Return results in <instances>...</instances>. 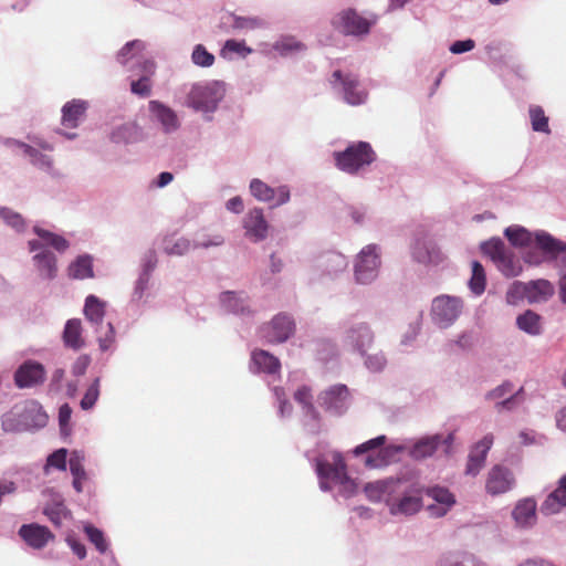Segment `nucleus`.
Returning <instances> with one entry per match:
<instances>
[{
	"mask_svg": "<svg viewBox=\"0 0 566 566\" xmlns=\"http://www.w3.org/2000/svg\"><path fill=\"white\" fill-rule=\"evenodd\" d=\"M48 416L35 400L15 403L2 416V429L6 432H21L46 424Z\"/></svg>",
	"mask_w": 566,
	"mask_h": 566,
	"instance_id": "obj_1",
	"label": "nucleus"
},
{
	"mask_svg": "<svg viewBox=\"0 0 566 566\" xmlns=\"http://www.w3.org/2000/svg\"><path fill=\"white\" fill-rule=\"evenodd\" d=\"M335 165L342 171L356 174L360 168L369 166L376 159V153L366 142L349 145L343 151L334 153Z\"/></svg>",
	"mask_w": 566,
	"mask_h": 566,
	"instance_id": "obj_2",
	"label": "nucleus"
},
{
	"mask_svg": "<svg viewBox=\"0 0 566 566\" xmlns=\"http://www.w3.org/2000/svg\"><path fill=\"white\" fill-rule=\"evenodd\" d=\"M377 20L376 14H370L367 18L359 14L355 9L347 8L333 17L332 25L342 34L359 36L368 34Z\"/></svg>",
	"mask_w": 566,
	"mask_h": 566,
	"instance_id": "obj_3",
	"label": "nucleus"
},
{
	"mask_svg": "<svg viewBox=\"0 0 566 566\" xmlns=\"http://www.w3.org/2000/svg\"><path fill=\"white\" fill-rule=\"evenodd\" d=\"M481 251L489 256L497 269L507 277L517 276L522 272V265L506 249L504 242L499 238H493L481 244Z\"/></svg>",
	"mask_w": 566,
	"mask_h": 566,
	"instance_id": "obj_4",
	"label": "nucleus"
},
{
	"mask_svg": "<svg viewBox=\"0 0 566 566\" xmlns=\"http://www.w3.org/2000/svg\"><path fill=\"white\" fill-rule=\"evenodd\" d=\"M221 93L216 84H195L187 97V105L196 111L213 112Z\"/></svg>",
	"mask_w": 566,
	"mask_h": 566,
	"instance_id": "obj_5",
	"label": "nucleus"
},
{
	"mask_svg": "<svg viewBox=\"0 0 566 566\" xmlns=\"http://www.w3.org/2000/svg\"><path fill=\"white\" fill-rule=\"evenodd\" d=\"M403 492L395 494L391 500H388V509L391 515H412L419 512L422 506L420 497L421 490L411 488L403 480Z\"/></svg>",
	"mask_w": 566,
	"mask_h": 566,
	"instance_id": "obj_6",
	"label": "nucleus"
},
{
	"mask_svg": "<svg viewBox=\"0 0 566 566\" xmlns=\"http://www.w3.org/2000/svg\"><path fill=\"white\" fill-rule=\"evenodd\" d=\"M454 433L450 432L446 437L442 434H433L418 440L410 450V455L416 460L431 457L440 446H443L446 454L451 453Z\"/></svg>",
	"mask_w": 566,
	"mask_h": 566,
	"instance_id": "obj_7",
	"label": "nucleus"
},
{
	"mask_svg": "<svg viewBox=\"0 0 566 566\" xmlns=\"http://www.w3.org/2000/svg\"><path fill=\"white\" fill-rule=\"evenodd\" d=\"M380 260L377 253V247L369 244L365 247L357 259L355 265V276L359 283H369L377 276Z\"/></svg>",
	"mask_w": 566,
	"mask_h": 566,
	"instance_id": "obj_8",
	"label": "nucleus"
},
{
	"mask_svg": "<svg viewBox=\"0 0 566 566\" xmlns=\"http://www.w3.org/2000/svg\"><path fill=\"white\" fill-rule=\"evenodd\" d=\"M515 485L513 472L501 464L493 465L486 475L485 491L492 496L510 492Z\"/></svg>",
	"mask_w": 566,
	"mask_h": 566,
	"instance_id": "obj_9",
	"label": "nucleus"
},
{
	"mask_svg": "<svg viewBox=\"0 0 566 566\" xmlns=\"http://www.w3.org/2000/svg\"><path fill=\"white\" fill-rule=\"evenodd\" d=\"M462 308V302L452 296L441 295L433 300L432 316L433 319L446 327L453 323Z\"/></svg>",
	"mask_w": 566,
	"mask_h": 566,
	"instance_id": "obj_10",
	"label": "nucleus"
},
{
	"mask_svg": "<svg viewBox=\"0 0 566 566\" xmlns=\"http://www.w3.org/2000/svg\"><path fill=\"white\" fill-rule=\"evenodd\" d=\"M364 491L366 496L373 502L384 501L388 506V500L390 501L395 494L402 493L403 480H380L371 482L365 485Z\"/></svg>",
	"mask_w": 566,
	"mask_h": 566,
	"instance_id": "obj_11",
	"label": "nucleus"
},
{
	"mask_svg": "<svg viewBox=\"0 0 566 566\" xmlns=\"http://www.w3.org/2000/svg\"><path fill=\"white\" fill-rule=\"evenodd\" d=\"M294 322L286 314L276 315L269 324L261 329L262 336L269 343H283L294 333Z\"/></svg>",
	"mask_w": 566,
	"mask_h": 566,
	"instance_id": "obj_12",
	"label": "nucleus"
},
{
	"mask_svg": "<svg viewBox=\"0 0 566 566\" xmlns=\"http://www.w3.org/2000/svg\"><path fill=\"white\" fill-rule=\"evenodd\" d=\"M223 243V238L221 235H216L212 240H203L197 243H191V241L187 238H175L174 235L166 237L164 239V251L168 255H184L189 252L191 249L196 248H210L217 247Z\"/></svg>",
	"mask_w": 566,
	"mask_h": 566,
	"instance_id": "obj_13",
	"label": "nucleus"
},
{
	"mask_svg": "<svg viewBox=\"0 0 566 566\" xmlns=\"http://www.w3.org/2000/svg\"><path fill=\"white\" fill-rule=\"evenodd\" d=\"M44 366L34 360L24 361L14 373V382L19 388H31L45 380Z\"/></svg>",
	"mask_w": 566,
	"mask_h": 566,
	"instance_id": "obj_14",
	"label": "nucleus"
},
{
	"mask_svg": "<svg viewBox=\"0 0 566 566\" xmlns=\"http://www.w3.org/2000/svg\"><path fill=\"white\" fill-rule=\"evenodd\" d=\"M18 534L33 549H42L55 538L54 534L46 526L38 523L21 525Z\"/></svg>",
	"mask_w": 566,
	"mask_h": 566,
	"instance_id": "obj_15",
	"label": "nucleus"
},
{
	"mask_svg": "<svg viewBox=\"0 0 566 566\" xmlns=\"http://www.w3.org/2000/svg\"><path fill=\"white\" fill-rule=\"evenodd\" d=\"M250 191L260 201H274L273 206H281L290 200V189L286 186L274 189L260 179H252Z\"/></svg>",
	"mask_w": 566,
	"mask_h": 566,
	"instance_id": "obj_16",
	"label": "nucleus"
},
{
	"mask_svg": "<svg viewBox=\"0 0 566 566\" xmlns=\"http://www.w3.org/2000/svg\"><path fill=\"white\" fill-rule=\"evenodd\" d=\"M245 237L253 242H260L266 239L269 223L264 218L263 210L260 208L251 209L243 219Z\"/></svg>",
	"mask_w": 566,
	"mask_h": 566,
	"instance_id": "obj_17",
	"label": "nucleus"
},
{
	"mask_svg": "<svg viewBox=\"0 0 566 566\" xmlns=\"http://www.w3.org/2000/svg\"><path fill=\"white\" fill-rule=\"evenodd\" d=\"M332 84L342 83L344 99L350 105H359L365 102L367 93L359 88L358 78L353 74H343L340 71L333 73Z\"/></svg>",
	"mask_w": 566,
	"mask_h": 566,
	"instance_id": "obj_18",
	"label": "nucleus"
},
{
	"mask_svg": "<svg viewBox=\"0 0 566 566\" xmlns=\"http://www.w3.org/2000/svg\"><path fill=\"white\" fill-rule=\"evenodd\" d=\"M140 69V76L130 82V92L139 97H148L153 91L151 77L156 73V64L150 59H142L137 61Z\"/></svg>",
	"mask_w": 566,
	"mask_h": 566,
	"instance_id": "obj_19",
	"label": "nucleus"
},
{
	"mask_svg": "<svg viewBox=\"0 0 566 566\" xmlns=\"http://www.w3.org/2000/svg\"><path fill=\"white\" fill-rule=\"evenodd\" d=\"M494 441L493 434L484 436L470 451L465 473L475 476L485 464L486 455Z\"/></svg>",
	"mask_w": 566,
	"mask_h": 566,
	"instance_id": "obj_20",
	"label": "nucleus"
},
{
	"mask_svg": "<svg viewBox=\"0 0 566 566\" xmlns=\"http://www.w3.org/2000/svg\"><path fill=\"white\" fill-rule=\"evenodd\" d=\"M33 231L39 237V239L29 241V249L32 252L38 250L43 251L48 247L53 248L57 252H64L70 247L69 241L62 235H59L40 227H34Z\"/></svg>",
	"mask_w": 566,
	"mask_h": 566,
	"instance_id": "obj_21",
	"label": "nucleus"
},
{
	"mask_svg": "<svg viewBox=\"0 0 566 566\" xmlns=\"http://www.w3.org/2000/svg\"><path fill=\"white\" fill-rule=\"evenodd\" d=\"M148 108L151 116L161 125L165 133H174L180 127L177 113L166 104L153 99L148 103Z\"/></svg>",
	"mask_w": 566,
	"mask_h": 566,
	"instance_id": "obj_22",
	"label": "nucleus"
},
{
	"mask_svg": "<svg viewBox=\"0 0 566 566\" xmlns=\"http://www.w3.org/2000/svg\"><path fill=\"white\" fill-rule=\"evenodd\" d=\"M316 471L319 476L332 478L336 482L344 484L346 489L353 490L355 486L354 482L347 476L346 464L340 457H338L334 464L317 461Z\"/></svg>",
	"mask_w": 566,
	"mask_h": 566,
	"instance_id": "obj_23",
	"label": "nucleus"
},
{
	"mask_svg": "<svg viewBox=\"0 0 566 566\" xmlns=\"http://www.w3.org/2000/svg\"><path fill=\"white\" fill-rule=\"evenodd\" d=\"M424 492L429 497H431L433 501L441 505L428 506V511L433 516H443L448 512V510H450V507L453 506L455 503L454 495L447 488L436 485L426 489Z\"/></svg>",
	"mask_w": 566,
	"mask_h": 566,
	"instance_id": "obj_24",
	"label": "nucleus"
},
{
	"mask_svg": "<svg viewBox=\"0 0 566 566\" xmlns=\"http://www.w3.org/2000/svg\"><path fill=\"white\" fill-rule=\"evenodd\" d=\"M346 338L354 348L365 355L374 343V333L368 324L359 323L347 331Z\"/></svg>",
	"mask_w": 566,
	"mask_h": 566,
	"instance_id": "obj_25",
	"label": "nucleus"
},
{
	"mask_svg": "<svg viewBox=\"0 0 566 566\" xmlns=\"http://www.w3.org/2000/svg\"><path fill=\"white\" fill-rule=\"evenodd\" d=\"M413 258L421 263L438 264L443 260L440 249L427 239H418L412 248Z\"/></svg>",
	"mask_w": 566,
	"mask_h": 566,
	"instance_id": "obj_26",
	"label": "nucleus"
},
{
	"mask_svg": "<svg viewBox=\"0 0 566 566\" xmlns=\"http://www.w3.org/2000/svg\"><path fill=\"white\" fill-rule=\"evenodd\" d=\"M566 507V475L560 478L558 488L553 491L541 506L543 514L552 515Z\"/></svg>",
	"mask_w": 566,
	"mask_h": 566,
	"instance_id": "obj_27",
	"label": "nucleus"
},
{
	"mask_svg": "<svg viewBox=\"0 0 566 566\" xmlns=\"http://www.w3.org/2000/svg\"><path fill=\"white\" fill-rule=\"evenodd\" d=\"M43 514L56 527H60L64 520L71 518V511L64 504L61 495L56 494L43 507Z\"/></svg>",
	"mask_w": 566,
	"mask_h": 566,
	"instance_id": "obj_28",
	"label": "nucleus"
},
{
	"mask_svg": "<svg viewBox=\"0 0 566 566\" xmlns=\"http://www.w3.org/2000/svg\"><path fill=\"white\" fill-rule=\"evenodd\" d=\"M86 109L87 103L84 101L73 99L67 102L62 108V125L69 128L77 127Z\"/></svg>",
	"mask_w": 566,
	"mask_h": 566,
	"instance_id": "obj_29",
	"label": "nucleus"
},
{
	"mask_svg": "<svg viewBox=\"0 0 566 566\" xmlns=\"http://www.w3.org/2000/svg\"><path fill=\"white\" fill-rule=\"evenodd\" d=\"M82 323L77 318L69 319L65 323L64 331L62 334L63 344L65 347L73 350H78L85 345V340L82 336Z\"/></svg>",
	"mask_w": 566,
	"mask_h": 566,
	"instance_id": "obj_30",
	"label": "nucleus"
},
{
	"mask_svg": "<svg viewBox=\"0 0 566 566\" xmlns=\"http://www.w3.org/2000/svg\"><path fill=\"white\" fill-rule=\"evenodd\" d=\"M513 518L522 527L531 526L536 521V502L533 499L520 501L513 510Z\"/></svg>",
	"mask_w": 566,
	"mask_h": 566,
	"instance_id": "obj_31",
	"label": "nucleus"
},
{
	"mask_svg": "<svg viewBox=\"0 0 566 566\" xmlns=\"http://www.w3.org/2000/svg\"><path fill=\"white\" fill-rule=\"evenodd\" d=\"M33 261L42 279L52 280L56 276V256L52 252L43 250L33 256Z\"/></svg>",
	"mask_w": 566,
	"mask_h": 566,
	"instance_id": "obj_32",
	"label": "nucleus"
},
{
	"mask_svg": "<svg viewBox=\"0 0 566 566\" xmlns=\"http://www.w3.org/2000/svg\"><path fill=\"white\" fill-rule=\"evenodd\" d=\"M84 454L81 451H73L71 453L69 464L70 471L73 475V488L77 493L83 492V483L87 480V474L84 468Z\"/></svg>",
	"mask_w": 566,
	"mask_h": 566,
	"instance_id": "obj_33",
	"label": "nucleus"
},
{
	"mask_svg": "<svg viewBox=\"0 0 566 566\" xmlns=\"http://www.w3.org/2000/svg\"><path fill=\"white\" fill-rule=\"evenodd\" d=\"M535 242L544 253L548 254L553 259L566 251L565 242L555 239L545 231H538L535 233Z\"/></svg>",
	"mask_w": 566,
	"mask_h": 566,
	"instance_id": "obj_34",
	"label": "nucleus"
},
{
	"mask_svg": "<svg viewBox=\"0 0 566 566\" xmlns=\"http://www.w3.org/2000/svg\"><path fill=\"white\" fill-rule=\"evenodd\" d=\"M528 302L538 303L545 302L552 297L554 295L555 289L549 281L539 279L528 282Z\"/></svg>",
	"mask_w": 566,
	"mask_h": 566,
	"instance_id": "obj_35",
	"label": "nucleus"
},
{
	"mask_svg": "<svg viewBox=\"0 0 566 566\" xmlns=\"http://www.w3.org/2000/svg\"><path fill=\"white\" fill-rule=\"evenodd\" d=\"M69 276L76 280L91 279L94 276L93 261L88 255H81L69 266Z\"/></svg>",
	"mask_w": 566,
	"mask_h": 566,
	"instance_id": "obj_36",
	"label": "nucleus"
},
{
	"mask_svg": "<svg viewBox=\"0 0 566 566\" xmlns=\"http://www.w3.org/2000/svg\"><path fill=\"white\" fill-rule=\"evenodd\" d=\"M252 361L259 370L268 374H274L280 370V360L270 353L259 349L252 353Z\"/></svg>",
	"mask_w": 566,
	"mask_h": 566,
	"instance_id": "obj_37",
	"label": "nucleus"
},
{
	"mask_svg": "<svg viewBox=\"0 0 566 566\" xmlns=\"http://www.w3.org/2000/svg\"><path fill=\"white\" fill-rule=\"evenodd\" d=\"M85 317L93 324H101L105 315V303L95 295H88L84 305Z\"/></svg>",
	"mask_w": 566,
	"mask_h": 566,
	"instance_id": "obj_38",
	"label": "nucleus"
},
{
	"mask_svg": "<svg viewBox=\"0 0 566 566\" xmlns=\"http://www.w3.org/2000/svg\"><path fill=\"white\" fill-rule=\"evenodd\" d=\"M145 46L146 45L142 40L127 42L117 53L118 63L127 65L132 60L139 59Z\"/></svg>",
	"mask_w": 566,
	"mask_h": 566,
	"instance_id": "obj_39",
	"label": "nucleus"
},
{
	"mask_svg": "<svg viewBox=\"0 0 566 566\" xmlns=\"http://www.w3.org/2000/svg\"><path fill=\"white\" fill-rule=\"evenodd\" d=\"M532 128L534 132L549 134L551 128L548 125V117L542 106L532 105L528 109Z\"/></svg>",
	"mask_w": 566,
	"mask_h": 566,
	"instance_id": "obj_40",
	"label": "nucleus"
},
{
	"mask_svg": "<svg viewBox=\"0 0 566 566\" xmlns=\"http://www.w3.org/2000/svg\"><path fill=\"white\" fill-rule=\"evenodd\" d=\"M486 285L485 271L478 261L472 262V275L469 281V287L475 295H481Z\"/></svg>",
	"mask_w": 566,
	"mask_h": 566,
	"instance_id": "obj_41",
	"label": "nucleus"
},
{
	"mask_svg": "<svg viewBox=\"0 0 566 566\" xmlns=\"http://www.w3.org/2000/svg\"><path fill=\"white\" fill-rule=\"evenodd\" d=\"M516 323L520 329L528 334L538 335L541 333L539 315L532 311H526L520 315Z\"/></svg>",
	"mask_w": 566,
	"mask_h": 566,
	"instance_id": "obj_42",
	"label": "nucleus"
},
{
	"mask_svg": "<svg viewBox=\"0 0 566 566\" xmlns=\"http://www.w3.org/2000/svg\"><path fill=\"white\" fill-rule=\"evenodd\" d=\"M504 234L514 247H526L532 242V233L522 227H509Z\"/></svg>",
	"mask_w": 566,
	"mask_h": 566,
	"instance_id": "obj_43",
	"label": "nucleus"
},
{
	"mask_svg": "<svg viewBox=\"0 0 566 566\" xmlns=\"http://www.w3.org/2000/svg\"><path fill=\"white\" fill-rule=\"evenodd\" d=\"M273 49L281 55H289L305 49V45L294 36H282L273 44Z\"/></svg>",
	"mask_w": 566,
	"mask_h": 566,
	"instance_id": "obj_44",
	"label": "nucleus"
},
{
	"mask_svg": "<svg viewBox=\"0 0 566 566\" xmlns=\"http://www.w3.org/2000/svg\"><path fill=\"white\" fill-rule=\"evenodd\" d=\"M232 28L238 30H256L265 27V21L259 17H241L232 14Z\"/></svg>",
	"mask_w": 566,
	"mask_h": 566,
	"instance_id": "obj_45",
	"label": "nucleus"
},
{
	"mask_svg": "<svg viewBox=\"0 0 566 566\" xmlns=\"http://www.w3.org/2000/svg\"><path fill=\"white\" fill-rule=\"evenodd\" d=\"M221 303L229 312H232L235 314H238V313L243 314L247 310L244 300L233 292L222 293Z\"/></svg>",
	"mask_w": 566,
	"mask_h": 566,
	"instance_id": "obj_46",
	"label": "nucleus"
},
{
	"mask_svg": "<svg viewBox=\"0 0 566 566\" xmlns=\"http://www.w3.org/2000/svg\"><path fill=\"white\" fill-rule=\"evenodd\" d=\"M348 397V389L345 385L333 386L324 392L322 399L327 408L336 405L338 401H343Z\"/></svg>",
	"mask_w": 566,
	"mask_h": 566,
	"instance_id": "obj_47",
	"label": "nucleus"
},
{
	"mask_svg": "<svg viewBox=\"0 0 566 566\" xmlns=\"http://www.w3.org/2000/svg\"><path fill=\"white\" fill-rule=\"evenodd\" d=\"M441 566H486L471 554L450 556L441 562Z\"/></svg>",
	"mask_w": 566,
	"mask_h": 566,
	"instance_id": "obj_48",
	"label": "nucleus"
},
{
	"mask_svg": "<svg viewBox=\"0 0 566 566\" xmlns=\"http://www.w3.org/2000/svg\"><path fill=\"white\" fill-rule=\"evenodd\" d=\"M84 532L90 539V542L95 546V548L101 553L104 554L107 548L108 544L104 537V534L101 530L96 528L93 525H86L84 527Z\"/></svg>",
	"mask_w": 566,
	"mask_h": 566,
	"instance_id": "obj_49",
	"label": "nucleus"
},
{
	"mask_svg": "<svg viewBox=\"0 0 566 566\" xmlns=\"http://www.w3.org/2000/svg\"><path fill=\"white\" fill-rule=\"evenodd\" d=\"M528 282L524 283L521 281L514 282L506 293V300L510 304H517L521 300H528Z\"/></svg>",
	"mask_w": 566,
	"mask_h": 566,
	"instance_id": "obj_50",
	"label": "nucleus"
},
{
	"mask_svg": "<svg viewBox=\"0 0 566 566\" xmlns=\"http://www.w3.org/2000/svg\"><path fill=\"white\" fill-rule=\"evenodd\" d=\"M99 387H101V379L95 378L94 381L91 384V386L86 389L82 400H81V408L83 410H88L94 407L96 403L98 397H99Z\"/></svg>",
	"mask_w": 566,
	"mask_h": 566,
	"instance_id": "obj_51",
	"label": "nucleus"
},
{
	"mask_svg": "<svg viewBox=\"0 0 566 566\" xmlns=\"http://www.w3.org/2000/svg\"><path fill=\"white\" fill-rule=\"evenodd\" d=\"M192 62L202 67H209L214 63V56L202 44L195 46L191 55Z\"/></svg>",
	"mask_w": 566,
	"mask_h": 566,
	"instance_id": "obj_52",
	"label": "nucleus"
},
{
	"mask_svg": "<svg viewBox=\"0 0 566 566\" xmlns=\"http://www.w3.org/2000/svg\"><path fill=\"white\" fill-rule=\"evenodd\" d=\"M0 217L3 219V221L14 228L17 231L24 230L25 222L22 216L15 211H13L10 208H1L0 209Z\"/></svg>",
	"mask_w": 566,
	"mask_h": 566,
	"instance_id": "obj_53",
	"label": "nucleus"
},
{
	"mask_svg": "<svg viewBox=\"0 0 566 566\" xmlns=\"http://www.w3.org/2000/svg\"><path fill=\"white\" fill-rule=\"evenodd\" d=\"M252 52V49L247 46L244 41L227 40L222 50L221 55L227 57L229 53H237L242 56H247Z\"/></svg>",
	"mask_w": 566,
	"mask_h": 566,
	"instance_id": "obj_54",
	"label": "nucleus"
},
{
	"mask_svg": "<svg viewBox=\"0 0 566 566\" xmlns=\"http://www.w3.org/2000/svg\"><path fill=\"white\" fill-rule=\"evenodd\" d=\"M21 147L23 148L24 154L31 158V161L35 166H39L40 168H51L52 160L49 156L41 154L39 150L27 144H22Z\"/></svg>",
	"mask_w": 566,
	"mask_h": 566,
	"instance_id": "obj_55",
	"label": "nucleus"
},
{
	"mask_svg": "<svg viewBox=\"0 0 566 566\" xmlns=\"http://www.w3.org/2000/svg\"><path fill=\"white\" fill-rule=\"evenodd\" d=\"M386 440H387L386 436H378L374 439H370V440L357 446L354 449V454L360 455L363 453L371 452L374 450L378 451V450L382 449L381 447L385 444Z\"/></svg>",
	"mask_w": 566,
	"mask_h": 566,
	"instance_id": "obj_56",
	"label": "nucleus"
},
{
	"mask_svg": "<svg viewBox=\"0 0 566 566\" xmlns=\"http://www.w3.org/2000/svg\"><path fill=\"white\" fill-rule=\"evenodd\" d=\"M389 452L385 449L376 453H369L365 459V465L370 469L381 468L388 464Z\"/></svg>",
	"mask_w": 566,
	"mask_h": 566,
	"instance_id": "obj_57",
	"label": "nucleus"
},
{
	"mask_svg": "<svg viewBox=\"0 0 566 566\" xmlns=\"http://www.w3.org/2000/svg\"><path fill=\"white\" fill-rule=\"evenodd\" d=\"M66 457L67 451L66 449H59L54 451L52 454L49 455L45 464V471H48V468L53 467L59 470H65L66 469Z\"/></svg>",
	"mask_w": 566,
	"mask_h": 566,
	"instance_id": "obj_58",
	"label": "nucleus"
},
{
	"mask_svg": "<svg viewBox=\"0 0 566 566\" xmlns=\"http://www.w3.org/2000/svg\"><path fill=\"white\" fill-rule=\"evenodd\" d=\"M295 400L301 403L304 408H307L308 410H313L312 405V395L307 387H302L296 390L294 394Z\"/></svg>",
	"mask_w": 566,
	"mask_h": 566,
	"instance_id": "obj_59",
	"label": "nucleus"
},
{
	"mask_svg": "<svg viewBox=\"0 0 566 566\" xmlns=\"http://www.w3.org/2000/svg\"><path fill=\"white\" fill-rule=\"evenodd\" d=\"M91 364V358L87 355H81L76 358L72 366V373L75 376H82L86 373Z\"/></svg>",
	"mask_w": 566,
	"mask_h": 566,
	"instance_id": "obj_60",
	"label": "nucleus"
},
{
	"mask_svg": "<svg viewBox=\"0 0 566 566\" xmlns=\"http://www.w3.org/2000/svg\"><path fill=\"white\" fill-rule=\"evenodd\" d=\"M72 409L67 403H64L60 407L59 410V422L61 427V431L66 433V429L69 427L71 420Z\"/></svg>",
	"mask_w": 566,
	"mask_h": 566,
	"instance_id": "obj_61",
	"label": "nucleus"
},
{
	"mask_svg": "<svg viewBox=\"0 0 566 566\" xmlns=\"http://www.w3.org/2000/svg\"><path fill=\"white\" fill-rule=\"evenodd\" d=\"M365 364L371 371H380L386 365V359L384 355H371L366 358Z\"/></svg>",
	"mask_w": 566,
	"mask_h": 566,
	"instance_id": "obj_62",
	"label": "nucleus"
},
{
	"mask_svg": "<svg viewBox=\"0 0 566 566\" xmlns=\"http://www.w3.org/2000/svg\"><path fill=\"white\" fill-rule=\"evenodd\" d=\"M474 46H475L474 41L471 39H468L464 41H455L454 43H452V45L450 46V51L453 54H461V53L471 51Z\"/></svg>",
	"mask_w": 566,
	"mask_h": 566,
	"instance_id": "obj_63",
	"label": "nucleus"
},
{
	"mask_svg": "<svg viewBox=\"0 0 566 566\" xmlns=\"http://www.w3.org/2000/svg\"><path fill=\"white\" fill-rule=\"evenodd\" d=\"M69 545L71 546L73 553L80 558L84 559L86 557V548L85 546L77 542L76 539H67Z\"/></svg>",
	"mask_w": 566,
	"mask_h": 566,
	"instance_id": "obj_64",
	"label": "nucleus"
}]
</instances>
